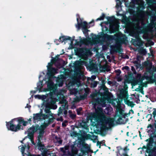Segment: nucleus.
Wrapping results in <instances>:
<instances>
[{
	"mask_svg": "<svg viewBox=\"0 0 156 156\" xmlns=\"http://www.w3.org/2000/svg\"><path fill=\"white\" fill-rule=\"evenodd\" d=\"M27 122L24 120L22 117H19L11 119L9 122H6V126L8 129L12 131L16 132L23 129V126H26Z\"/></svg>",
	"mask_w": 156,
	"mask_h": 156,
	"instance_id": "1",
	"label": "nucleus"
},
{
	"mask_svg": "<svg viewBox=\"0 0 156 156\" xmlns=\"http://www.w3.org/2000/svg\"><path fill=\"white\" fill-rule=\"evenodd\" d=\"M124 111L123 110L121 107L116 108L114 118L115 119H117L116 121L117 124H125L128 121V119L126 118L127 117V115H130V112L129 111V112L126 114L124 113Z\"/></svg>",
	"mask_w": 156,
	"mask_h": 156,
	"instance_id": "2",
	"label": "nucleus"
},
{
	"mask_svg": "<svg viewBox=\"0 0 156 156\" xmlns=\"http://www.w3.org/2000/svg\"><path fill=\"white\" fill-rule=\"evenodd\" d=\"M144 79H146V80L151 83H153L154 82V80L152 76H148L147 73H145L144 75L143 76L140 74H138L135 78L132 79L131 82V85L133 86L138 84H141Z\"/></svg>",
	"mask_w": 156,
	"mask_h": 156,
	"instance_id": "3",
	"label": "nucleus"
},
{
	"mask_svg": "<svg viewBox=\"0 0 156 156\" xmlns=\"http://www.w3.org/2000/svg\"><path fill=\"white\" fill-rule=\"evenodd\" d=\"M140 7H142V9H141L139 7L137 8V10L136 14L137 19H136L135 21L136 23V25L138 27L139 26L141 20L142 19L144 18L145 15V12L143 10L144 9V7L141 5L140 6Z\"/></svg>",
	"mask_w": 156,
	"mask_h": 156,
	"instance_id": "4",
	"label": "nucleus"
},
{
	"mask_svg": "<svg viewBox=\"0 0 156 156\" xmlns=\"http://www.w3.org/2000/svg\"><path fill=\"white\" fill-rule=\"evenodd\" d=\"M115 119L114 118H112L111 117L106 118L104 119L103 120V125L101 129L103 130H108L109 128L107 125H108L109 127H111L114 125V121Z\"/></svg>",
	"mask_w": 156,
	"mask_h": 156,
	"instance_id": "5",
	"label": "nucleus"
},
{
	"mask_svg": "<svg viewBox=\"0 0 156 156\" xmlns=\"http://www.w3.org/2000/svg\"><path fill=\"white\" fill-rule=\"evenodd\" d=\"M126 83H129L130 80L128 79H126L125 80V82L124 83V88L122 89L120 91V95L119 97L121 101H122L123 98H126V99L128 98L127 91L126 90L128 88V87L127 84Z\"/></svg>",
	"mask_w": 156,
	"mask_h": 156,
	"instance_id": "6",
	"label": "nucleus"
},
{
	"mask_svg": "<svg viewBox=\"0 0 156 156\" xmlns=\"http://www.w3.org/2000/svg\"><path fill=\"white\" fill-rule=\"evenodd\" d=\"M80 20H81L80 23L79 21V19L77 18V26H76V27L78 29H80L81 27L82 28L83 32V34H86L89 31L88 29L89 28L90 26L86 21H84L82 22L81 19Z\"/></svg>",
	"mask_w": 156,
	"mask_h": 156,
	"instance_id": "7",
	"label": "nucleus"
},
{
	"mask_svg": "<svg viewBox=\"0 0 156 156\" xmlns=\"http://www.w3.org/2000/svg\"><path fill=\"white\" fill-rule=\"evenodd\" d=\"M77 51L80 57L81 58H87L90 53L89 49L86 48H79Z\"/></svg>",
	"mask_w": 156,
	"mask_h": 156,
	"instance_id": "8",
	"label": "nucleus"
},
{
	"mask_svg": "<svg viewBox=\"0 0 156 156\" xmlns=\"http://www.w3.org/2000/svg\"><path fill=\"white\" fill-rule=\"evenodd\" d=\"M127 37L125 36V37L121 38L120 37H118L117 41V46L115 47L116 52H119L122 49L121 45L122 44H126V41H128L126 40Z\"/></svg>",
	"mask_w": 156,
	"mask_h": 156,
	"instance_id": "9",
	"label": "nucleus"
},
{
	"mask_svg": "<svg viewBox=\"0 0 156 156\" xmlns=\"http://www.w3.org/2000/svg\"><path fill=\"white\" fill-rule=\"evenodd\" d=\"M143 66L146 67L147 73H148L151 75L150 76H152L153 77L154 74L153 69H152V62L149 61H145L142 63Z\"/></svg>",
	"mask_w": 156,
	"mask_h": 156,
	"instance_id": "10",
	"label": "nucleus"
},
{
	"mask_svg": "<svg viewBox=\"0 0 156 156\" xmlns=\"http://www.w3.org/2000/svg\"><path fill=\"white\" fill-rule=\"evenodd\" d=\"M56 93L51 94L49 93V98H47V97L46 96L44 95L43 96V99H46V104L47 105H53L56 102V99L54 97V95H55Z\"/></svg>",
	"mask_w": 156,
	"mask_h": 156,
	"instance_id": "11",
	"label": "nucleus"
},
{
	"mask_svg": "<svg viewBox=\"0 0 156 156\" xmlns=\"http://www.w3.org/2000/svg\"><path fill=\"white\" fill-rule=\"evenodd\" d=\"M74 38L75 37L74 36L72 38L71 37L67 36H62L60 37L58 39H55L54 40V42L56 45H58L61 42H63L65 41L69 40L70 41L71 43H72L74 40Z\"/></svg>",
	"mask_w": 156,
	"mask_h": 156,
	"instance_id": "12",
	"label": "nucleus"
},
{
	"mask_svg": "<svg viewBox=\"0 0 156 156\" xmlns=\"http://www.w3.org/2000/svg\"><path fill=\"white\" fill-rule=\"evenodd\" d=\"M47 90L50 91L49 93L52 94L56 93L57 87L51 80H49L47 82Z\"/></svg>",
	"mask_w": 156,
	"mask_h": 156,
	"instance_id": "13",
	"label": "nucleus"
},
{
	"mask_svg": "<svg viewBox=\"0 0 156 156\" xmlns=\"http://www.w3.org/2000/svg\"><path fill=\"white\" fill-rule=\"evenodd\" d=\"M156 137V133L154 131L151 134V136L150 138L148 139L149 142L147 144L148 146L150 147H152L153 143H154V140L153 138Z\"/></svg>",
	"mask_w": 156,
	"mask_h": 156,
	"instance_id": "14",
	"label": "nucleus"
},
{
	"mask_svg": "<svg viewBox=\"0 0 156 156\" xmlns=\"http://www.w3.org/2000/svg\"><path fill=\"white\" fill-rule=\"evenodd\" d=\"M46 126L44 125L41 126L39 128H38V130H39V135L37 137L42 138L44 133V129Z\"/></svg>",
	"mask_w": 156,
	"mask_h": 156,
	"instance_id": "15",
	"label": "nucleus"
},
{
	"mask_svg": "<svg viewBox=\"0 0 156 156\" xmlns=\"http://www.w3.org/2000/svg\"><path fill=\"white\" fill-rule=\"evenodd\" d=\"M75 44L77 45L81 46L82 45L85 44L87 42V40L86 38H80L79 41L76 39L75 40Z\"/></svg>",
	"mask_w": 156,
	"mask_h": 156,
	"instance_id": "16",
	"label": "nucleus"
},
{
	"mask_svg": "<svg viewBox=\"0 0 156 156\" xmlns=\"http://www.w3.org/2000/svg\"><path fill=\"white\" fill-rule=\"evenodd\" d=\"M152 147H148L147 150V153L152 156H156V147L155 146L152 148Z\"/></svg>",
	"mask_w": 156,
	"mask_h": 156,
	"instance_id": "17",
	"label": "nucleus"
},
{
	"mask_svg": "<svg viewBox=\"0 0 156 156\" xmlns=\"http://www.w3.org/2000/svg\"><path fill=\"white\" fill-rule=\"evenodd\" d=\"M86 145L87 144H83L82 146L84 148L87 149V151H85L83 150L82 148H81L80 149V151L82 152L83 155L85 153H88V152H90L91 153H93V151L92 150H91L90 148L86 146Z\"/></svg>",
	"mask_w": 156,
	"mask_h": 156,
	"instance_id": "18",
	"label": "nucleus"
},
{
	"mask_svg": "<svg viewBox=\"0 0 156 156\" xmlns=\"http://www.w3.org/2000/svg\"><path fill=\"white\" fill-rule=\"evenodd\" d=\"M104 92H101L100 91H99L97 92L92 93L91 94H90V96L93 100L94 98H94V97H96L98 96H100L101 97H102L104 96Z\"/></svg>",
	"mask_w": 156,
	"mask_h": 156,
	"instance_id": "19",
	"label": "nucleus"
},
{
	"mask_svg": "<svg viewBox=\"0 0 156 156\" xmlns=\"http://www.w3.org/2000/svg\"><path fill=\"white\" fill-rule=\"evenodd\" d=\"M101 37L104 40H111L112 39V36L111 35H109L107 34H104L102 32L101 34Z\"/></svg>",
	"mask_w": 156,
	"mask_h": 156,
	"instance_id": "20",
	"label": "nucleus"
},
{
	"mask_svg": "<svg viewBox=\"0 0 156 156\" xmlns=\"http://www.w3.org/2000/svg\"><path fill=\"white\" fill-rule=\"evenodd\" d=\"M48 72L47 74L49 76H51L54 73H55L56 71V69L53 67H48Z\"/></svg>",
	"mask_w": 156,
	"mask_h": 156,
	"instance_id": "21",
	"label": "nucleus"
},
{
	"mask_svg": "<svg viewBox=\"0 0 156 156\" xmlns=\"http://www.w3.org/2000/svg\"><path fill=\"white\" fill-rule=\"evenodd\" d=\"M127 98H128L126 99V98H123L124 99V100L125 101V104L127 105L128 106L131 107V108L133 107L135 104L133 103V102L130 101L129 100H127Z\"/></svg>",
	"mask_w": 156,
	"mask_h": 156,
	"instance_id": "22",
	"label": "nucleus"
},
{
	"mask_svg": "<svg viewBox=\"0 0 156 156\" xmlns=\"http://www.w3.org/2000/svg\"><path fill=\"white\" fill-rule=\"evenodd\" d=\"M41 113H37L33 114V119L34 121L41 119Z\"/></svg>",
	"mask_w": 156,
	"mask_h": 156,
	"instance_id": "23",
	"label": "nucleus"
},
{
	"mask_svg": "<svg viewBox=\"0 0 156 156\" xmlns=\"http://www.w3.org/2000/svg\"><path fill=\"white\" fill-rule=\"evenodd\" d=\"M38 126L35 127L33 126L31 127H30L28 129V132L34 133L38 130Z\"/></svg>",
	"mask_w": 156,
	"mask_h": 156,
	"instance_id": "24",
	"label": "nucleus"
},
{
	"mask_svg": "<svg viewBox=\"0 0 156 156\" xmlns=\"http://www.w3.org/2000/svg\"><path fill=\"white\" fill-rule=\"evenodd\" d=\"M59 56L60 55H57L55 56V58L52 57V58L51 60V62L54 64L57 62L60 59V58H59Z\"/></svg>",
	"mask_w": 156,
	"mask_h": 156,
	"instance_id": "25",
	"label": "nucleus"
},
{
	"mask_svg": "<svg viewBox=\"0 0 156 156\" xmlns=\"http://www.w3.org/2000/svg\"><path fill=\"white\" fill-rule=\"evenodd\" d=\"M56 82L59 87L62 86L63 84L62 79L61 78L59 77H58L57 78Z\"/></svg>",
	"mask_w": 156,
	"mask_h": 156,
	"instance_id": "26",
	"label": "nucleus"
},
{
	"mask_svg": "<svg viewBox=\"0 0 156 156\" xmlns=\"http://www.w3.org/2000/svg\"><path fill=\"white\" fill-rule=\"evenodd\" d=\"M106 18L107 19L108 22L110 24L113 23L115 19L114 16L111 17L107 16Z\"/></svg>",
	"mask_w": 156,
	"mask_h": 156,
	"instance_id": "27",
	"label": "nucleus"
},
{
	"mask_svg": "<svg viewBox=\"0 0 156 156\" xmlns=\"http://www.w3.org/2000/svg\"><path fill=\"white\" fill-rule=\"evenodd\" d=\"M93 104L95 105H97L100 104V98H94L92 100Z\"/></svg>",
	"mask_w": 156,
	"mask_h": 156,
	"instance_id": "28",
	"label": "nucleus"
},
{
	"mask_svg": "<svg viewBox=\"0 0 156 156\" xmlns=\"http://www.w3.org/2000/svg\"><path fill=\"white\" fill-rule=\"evenodd\" d=\"M80 132L79 136L81 137L80 140H83V138L84 137V136L86 135L87 133L84 130H80Z\"/></svg>",
	"mask_w": 156,
	"mask_h": 156,
	"instance_id": "29",
	"label": "nucleus"
},
{
	"mask_svg": "<svg viewBox=\"0 0 156 156\" xmlns=\"http://www.w3.org/2000/svg\"><path fill=\"white\" fill-rule=\"evenodd\" d=\"M55 138L56 140L55 142V143H58L59 144H62V140L61 139L60 137H58L56 136H55Z\"/></svg>",
	"mask_w": 156,
	"mask_h": 156,
	"instance_id": "30",
	"label": "nucleus"
},
{
	"mask_svg": "<svg viewBox=\"0 0 156 156\" xmlns=\"http://www.w3.org/2000/svg\"><path fill=\"white\" fill-rule=\"evenodd\" d=\"M37 138L38 142L37 143V146H38V147H44V145L42 144L41 142V140L42 139V138L41 137L39 138V137H37Z\"/></svg>",
	"mask_w": 156,
	"mask_h": 156,
	"instance_id": "31",
	"label": "nucleus"
},
{
	"mask_svg": "<svg viewBox=\"0 0 156 156\" xmlns=\"http://www.w3.org/2000/svg\"><path fill=\"white\" fill-rule=\"evenodd\" d=\"M84 63V62L83 61H77L75 62V65L76 66L79 67L83 65Z\"/></svg>",
	"mask_w": 156,
	"mask_h": 156,
	"instance_id": "32",
	"label": "nucleus"
},
{
	"mask_svg": "<svg viewBox=\"0 0 156 156\" xmlns=\"http://www.w3.org/2000/svg\"><path fill=\"white\" fill-rule=\"evenodd\" d=\"M34 133L30 132H28V136L29 138L31 140V141L33 140L34 139Z\"/></svg>",
	"mask_w": 156,
	"mask_h": 156,
	"instance_id": "33",
	"label": "nucleus"
},
{
	"mask_svg": "<svg viewBox=\"0 0 156 156\" xmlns=\"http://www.w3.org/2000/svg\"><path fill=\"white\" fill-rule=\"evenodd\" d=\"M100 89H102L104 90L105 92H108V89L105 86V85L103 84L101 85Z\"/></svg>",
	"mask_w": 156,
	"mask_h": 156,
	"instance_id": "34",
	"label": "nucleus"
},
{
	"mask_svg": "<svg viewBox=\"0 0 156 156\" xmlns=\"http://www.w3.org/2000/svg\"><path fill=\"white\" fill-rule=\"evenodd\" d=\"M52 115L51 114H43L42 113H41V117H43V119H48V118L50 116H52Z\"/></svg>",
	"mask_w": 156,
	"mask_h": 156,
	"instance_id": "35",
	"label": "nucleus"
},
{
	"mask_svg": "<svg viewBox=\"0 0 156 156\" xmlns=\"http://www.w3.org/2000/svg\"><path fill=\"white\" fill-rule=\"evenodd\" d=\"M105 17V14L104 13H102V16H100L99 18H97L96 20V21H98V20H103Z\"/></svg>",
	"mask_w": 156,
	"mask_h": 156,
	"instance_id": "36",
	"label": "nucleus"
},
{
	"mask_svg": "<svg viewBox=\"0 0 156 156\" xmlns=\"http://www.w3.org/2000/svg\"><path fill=\"white\" fill-rule=\"evenodd\" d=\"M102 111V109L101 108L97 107V108L95 109V112L97 114L100 113Z\"/></svg>",
	"mask_w": 156,
	"mask_h": 156,
	"instance_id": "37",
	"label": "nucleus"
},
{
	"mask_svg": "<svg viewBox=\"0 0 156 156\" xmlns=\"http://www.w3.org/2000/svg\"><path fill=\"white\" fill-rule=\"evenodd\" d=\"M92 137V136H91L90 134H86L85 135V136H84V137L83 138V140H88L90 139L91 137Z\"/></svg>",
	"mask_w": 156,
	"mask_h": 156,
	"instance_id": "38",
	"label": "nucleus"
},
{
	"mask_svg": "<svg viewBox=\"0 0 156 156\" xmlns=\"http://www.w3.org/2000/svg\"><path fill=\"white\" fill-rule=\"evenodd\" d=\"M100 104H105V99L104 98H100Z\"/></svg>",
	"mask_w": 156,
	"mask_h": 156,
	"instance_id": "39",
	"label": "nucleus"
},
{
	"mask_svg": "<svg viewBox=\"0 0 156 156\" xmlns=\"http://www.w3.org/2000/svg\"><path fill=\"white\" fill-rule=\"evenodd\" d=\"M75 150H71L72 154L73 155H76L78 152V150L77 148H75Z\"/></svg>",
	"mask_w": 156,
	"mask_h": 156,
	"instance_id": "40",
	"label": "nucleus"
},
{
	"mask_svg": "<svg viewBox=\"0 0 156 156\" xmlns=\"http://www.w3.org/2000/svg\"><path fill=\"white\" fill-rule=\"evenodd\" d=\"M44 147H38L37 148L40 151H41V152L42 153L44 152V151H46L47 150V149L45 148Z\"/></svg>",
	"mask_w": 156,
	"mask_h": 156,
	"instance_id": "41",
	"label": "nucleus"
},
{
	"mask_svg": "<svg viewBox=\"0 0 156 156\" xmlns=\"http://www.w3.org/2000/svg\"><path fill=\"white\" fill-rule=\"evenodd\" d=\"M26 147V145H25L24 146L23 145H22L21 148V151L22 154H24L25 151V148Z\"/></svg>",
	"mask_w": 156,
	"mask_h": 156,
	"instance_id": "42",
	"label": "nucleus"
},
{
	"mask_svg": "<svg viewBox=\"0 0 156 156\" xmlns=\"http://www.w3.org/2000/svg\"><path fill=\"white\" fill-rule=\"evenodd\" d=\"M136 40H137V44H138L137 46H139L140 45H141L142 44V41L141 39L139 37H138L136 39Z\"/></svg>",
	"mask_w": 156,
	"mask_h": 156,
	"instance_id": "43",
	"label": "nucleus"
},
{
	"mask_svg": "<svg viewBox=\"0 0 156 156\" xmlns=\"http://www.w3.org/2000/svg\"><path fill=\"white\" fill-rule=\"evenodd\" d=\"M45 111L46 113L52 115L51 111H50V108H45Z\"/></svg>",
	"mask_w": 156,
	"mask_h": 156,
	"instance_id": "44",
	"label": "nucleus"
},
{
	"mask_svg": "<svg viewBox=\"0 0 156 156\" xmlns=\"http://www.w3.org/2000/svg\"><path fill=\"white\" fill-rule=\"evenodd\" d=\"M82 110V109L81 107H80L76 110L77 114L78 115H80L81 114V111Z\"/></svg>",
	"mask_w": 156,
	"mask_h": 156,
	"instance_id": "45",
	"label": "nucleus"
},
{
	"mask_svg": "<svg viewBox=\"0 0 156 156\" xmlns=\"http://www.w3.org/2000/svg\"><path fill=\"white\" fill-rule=\"evenodd\" d=\"M137 60L134 61H133V63L136 65H139V64H140L139 62L138 61L139 60V56H138L137 58Z\"/></svg>",
	"mask_w": 156,
	"mask_h": 156,
	"instance_id": "46",
	"label": "nucleus"
},
{
	"mask_svg": "<svg viewBox=\"0 0 156 156\" xmlns=\"http://www.w3.org/2000/svg\"><path fill=\"white\" fill-rule=\"evenodd\" d=\"M62 109L61 108V107H60L58 110V115L59 116L60 115L62 114Z\"/></svg>",
	"mask_w": 156,
	"mask_h": 156,
	"instance_id": "47",
	"label": "nucleus"
},
{
	"mask_svg": "<svg viewBox=\"0 0 156 156\" xmlns=\"http://www.w3.org/2000/svg\"><path fill=\"white\" fill-rule=\"evenodd\" d=\"M79 133H77L76 131H73L72 133V136L76 137L78 136H79Z\"/></svg>",
	"mask_w": 156,
	"mask_h": 156,
	"instance_id": "48",
	"label": "nucleus"
},
{
	"mask_svg": "<svg viewBox=\"0 0 156 156\" xmlns=\"http://www.w3.org/2000/svg\"><path fill=\"white\" fill-rule=\"evenodd\" d=\"M42 156H47L48 155L47 150L46 151H44L43 152L41 153Z\"/></svg>",
	"mask_w": 156,
	"mask_h": 156,
	"instance_id": "49",
	"label": "nucleus"
},
{
	"mask_svg": "<svg viewBox=\"0 0 156 156\" xmlns=\"http://www.w3.org/2000/svg\"><path fill=\"white\" fill-rule=\"evenodd\" d=\"M87 98V95H80V99L81 100H84Z\"/></svg>",
	"mask_w": 156,
	"mask_h": 156,
	"instance_id": "50",
	"label": "nucleus"
},
{
	"mask_svg": "<svg viewBox=\"0 0 156 156\" xmlns=\"http://www.w3.org/2000/svg\"><path fill=\"white\" fill-rule=\"evenodd\" d=\"M69 116L71 118V119L73 120L76 118V115L75 114H72L70 115Z\"/></svg>",
	"mask_w": 156,
	"mask_h": 156,
	"instance_id": "51",
	"label": "nucleus"
},
{
	"mask_svg": "<svg viewBox=\"0 0 156 156\" xmlns=\"http://www.w3.org/2000/svg\"><path fill=\"white\" fill-rule=\"evenodd\" d=\"M97 85V83L96 81H94L93 83H91V86L94 87H96Z\"/></svg>",
	"mask_w": 156,
	"mask_h": 156,
	"instance_id": "52",
	"label": "nucleus"
},
{
	"mask_svg": "<svg viewBox=\"0 0 156 156\" xmlns=\"http://www.w3.org/2000/svg\"><path fill=\"white\" fill-rule=\"evenodd\" d=\"M115 72L117 73V76H119L121 73V72L120 69H119L115 70Z\"/></svg>",
	"mask_w": 156,
	"mask_h": 156,
	"instance_id": "53",
	"label": "nucleus"
},
{
	"mask_svg": "<svg viewBox=\"0 0 156 156\" xmlns=\"http://www.w3.org/2000/svg\"><path fill=\"white\" fill-rule=\"evenodd\" d=\"M42 87V84L39 83L37 85V88L38 90H40Z\"/></svg>",
	"mask_w": 156,
	"mask_h": 156,
	"instance_id": "54",
	"label": "nucleus"
},
{
	"mask_svg": "<svg viewBox=\"0 0 156 156\" xmlns=\"http://www.w3.org/2000/svg\"><path fill=\"white\" fill-rule=\"evenodd\" d=\"M91 37L93 40H94L96 39L97 36L96 35L94 34L93 33L91 34Z\"/></svg>",
	"mask_w": 156,
	"mask_h": 156,
	"instance_id": "55",
	"label": "nucleus"
},
{
	"mask_svg": "<svg viewBox=\"0 0 156 156\" xmlns=\"http://www.w3.org/2000/svg\"><path fill=\"white\" fill-rule=\"evenodd\" d=\"M54 122V118H49L48 121V123H52Z\"/></svg>",
	"mask_w": 156,
	"mask_h": 156,
	"instance_id": "56",
	"label": "nucleus"
},
{
	"mask_svg": "<svg viewBox=\"0 0 156 156\" xmlns=\"http://www.w3.org/2000/svg\"><path fill=\"white\" fill-rule=\"evenodd\" d=\"M68 121L67 120H65L64 122L62 123V126L63 127H66V123H67Z\"/></svg>",
	"mask_w": 156,
	"mask_h": 156,
	"instance_id": "57",
	"label": "nucleus"
},
{
	"mask_svg": "<svg viewBox=\"0 0 156 156\" xmlns=\"http://www.w3.org/2000/svg\"><path fill=\"white\" fill-rule=\"evenodd\" d=\"M122 70H123L124 69H126L127 70H128L129 69V68L128 66H125L123 67L122 68Z\"/></svg>",
	"mask_w": 156,
	"mask_h": 156,
	"instance_id": "58",
	"label": "nucleus"
},
{
	"mask_svg": "<svg viewBox=\"0 0 156 156\" xmlns=\"http://www.w3.org/2000/svg\"><path fill=\"white\" fill-rule=\"evenodd\" d=\"M148 147H150L149 146H148V145L147 144V146H144L143 147L142 149H146V152L147 153V150Z\"/></svg>",
	"mask_w": 156,
	"mask_h": 156,
	"instance_id": "59",
	"label": "nucleus"
},
{
	"mask_svg": "<svg viewBox=\"0 0 156 156\" xmlns=\"http://www.w3.org/2000/svg\"><path fill=\"white\" fill-rule=\"evenodd\" d=\"M75 144H72L71 146V150H75V148H77L76 146H75Z\"/></svg>",
	"mask_w": 156,
	"mask_h": 156,
	"instance_id": "60",
	"label": "nucleus"
},
{
	"mask_svg": "<svg viewBox=\"0 0 156 156\" xmlns=\"http://www.w3.org/2000/svg\"><path fill=\"white\" fill-rule=\"evenodd\" d=\"M132 40H133V43L134 44L136 45H138L137 43V40H136V39H132Z\"/></svg>",
	"mask_w": 156,
	"mask_h": 156,
	"instance_id": "61",
	"label": "nucleus"
},
{
	"mask_svg": "<svg viewBox=\"0 0 156 156\" xmlns=\"http://www.w3.org/2000/svg\"><path fill=\"white\" fill-rule=\"evenodd\" d=\"M56 120L57 121H61V122L63 121V119L62 116L60 117L59 118H57Z\"/></svg>",
	"mask_w": 156,
	"mask_h": 156,
	"instance_id": "62",
	"label": "nucleus"
},
{
	"mask_svg": "<svg viewBox=\"0 0 156 156\" xmlns=\"http://www.w3.org/2000/svg\"><path fill=\"white\" fill-rule=\"evenodd\" d=\"M53 64H54L53 63H52L51 62L48 63V66H47V68H48V67H52V66Z\"/></svg>",
	"mask_w": 156,
	"mask_h": 156,
	"instance_id": "63",
	"label": "nucleus"
},
{
	"mask_svg": "<svg viewBox=\"0 0 156 156\" xmlns=\"http://www.w3.org/2000/svg\"><path fill=\"white\" fill-rule=\"evenodd\" d=\"M146 52V50L144 49H143L141 51V53L143 54L144 55H145Z\"/></svg>",
	"mask_w": 156,
	"mask_h": 156,
	"instance_id": "64",
	"label": "nucleus"
}]
</instances>
